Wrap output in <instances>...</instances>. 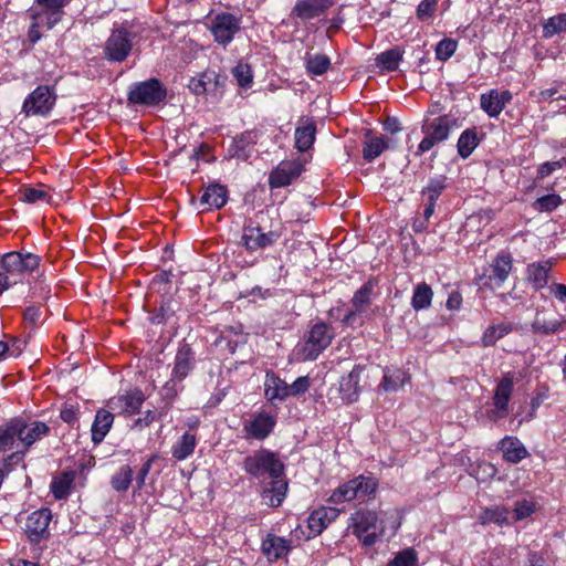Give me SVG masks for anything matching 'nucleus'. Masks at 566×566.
I'll list each match as a JSON object with an SVG mask.
<instances>
[{
  "label": "nucleus",
  "mask_w": 566,
  "mask_h": 566,
  "mask_svg": "<svg viewBox=\"0 0 566 566\" xmlns=\"http://www.w3.org/2000/svg\"><path fill=\"white\" fill-rule=\"evenodd\" d=\"M50 427L39 420L14 417L0 424V454L7 465L21 463L31 447L50 434Z\"/></svg>",
  "instance_id": "obj_1"
},
{
  "label": "nucleus",
  "mask_w": 566,
  "mask_h": 566,
  "mask_svg": "<svg viewBox=\"0 0 566 566\" xmlns=\"http://www.w3.org/2000/svg\"><path fill=\"white\" fill-rule=\"evenodd\" d=\"M41 258L27 252L11 251L0 260V294L22 283L25 275L33 273L40 265Z\"/></svg>",
  "instance_id": "obj_2"
},
{
  "label": "nucleus",
  "mask_w": 566,
  "mask_h": 566,
  "mask_svg": "<svg viewBox=\"0 0 566 566\" xmlns=\"http://www.w3.org/2000/svg\"><path fill=\"white\" fill-rule=\"evenodd\" d=\"M244 472L254 479L280 478L284 475V463L277 453L261 448L243 459Z\"/></svg>",
  "instance_id": "obj_3"
},
{
  "label": "nucleus",
  "mask_w": 566,
  "mask_h": 566,
  "mask_svg": "<svg viewBox=\"0 0 566 566\" xmlns=\"http://www.w3.org/2000/svg\"><path fill=\"white\" fill-rule=\"evenodd\" d=\"M378 514L368 509L356 510L348 518V530L364 546L370 547L384 535V526H378Z\"/></svg>",
  "instance_id": "obj_4"
},
{
  "label": "nucleus",
  "mask_w": 566,
  "mask_h": 566,
  "mask_svg": "<svg viewBox=\"0 0 566 566\" xmlns=\"http://www.w3.org/2000/svg\"><path fill=\"white\" fill-rule=\"evenodd\" d=\"M283 224L277 221L269 228L250 220L243 227L241 243L249 252L263 250L275 244L283 235Z\"/></svg>",
  "instance_id": "obj_5"
},
{
  "label": "nucleus",
  "mask_w": 566,
  "mask_h": 566,
  "mask_svg": "<svg viewBox=\"0 0 566 566\" xmlns=\"http://www.w3.org/2000/svg\"><path fill=\"white\" fill-rule=\"evenodd\" d=\"M378 489V481L373 476L358 475L333 491L328 502L339 504L352 500L365 502L375 495Z\"/></svg>",
  "instance_id": "obj_6"
},
{
  "label": "nucleus",
  "mask_w": 566,
  "mask_h": 566,
  "mask_svg": "<svg viewBox=\"0 0 566 566\" xmlns=\"http://www.w3.org/2000/svg\"><path fill=\"white\" fill-rule=\"evenodd\" d=\"M166 97V86L155 77L132 84L127 93L128 103L134 105L158 106Z\"/></svg>",
  "instance_id": "obj_7"
},
{
  "label": "nucleus",
  "mask_w": 566,
  "mask_h": 566,
  "mask_svg": "<svg viewBox=\"0 0 566 566\" xmlns=\"http://www.w3.org/2000/svg\"><path fill=\"white\" fill-rule=\"evenodd\" d=\"M54 86L39 85L23 101L21 113L25 117L50 115L56 104Z\"/></svg>",
  "instance_id": "obj_8"
},
{
  "label": "nucleus",
  "mask_w": 566,
  "mask_h": 566,
  "mask_svg": "<svg viewBox=\"0 0 566 566\" xmlns=\"http://www.w3.org/2000/svg\"><path fill=\"white\" fill-rule=\"evenodd\" d=\"M451 128L452 119L447 115L436 117L424 123L421 128L424 137L418 145L416 156H421L432 149L437 144L448 139Z\"/></svg>",
  "instance_id": "obj_9"
},
{
  "label": "nucleus",
  "mask_w": 566,
  "mask_h": 566,
  "mask_svg": "<svg viewBox=\"0 0 566 566\" xmlns=\"http://www.w3.org/2000/svg\"><path fill=\"white\" fill-rule=\"evenodd\" d=\"M334 336L335 332L333 326L324 322L314 324L308 331L303 347L304 359H316L318 355L331 345Z\"/></svg>",
  "instance_id": "obj_10"
},
{
  "label": "nucleus",
  "mask_w": 566,
  "mask_h": 566,
  "mask_svg": "<svg viewBox=\"0 0 566 566\" xmlns=\"http://www.w3.org/2000/svg\"><path fill=\"white\" fill-rule=\"evenodd\" d=\"M276 426V417L265 410L253 413L242 422V432L245 440H265Z\"/></svg>",
  "instance_id": "obj_11"
},
{
  "label": "nucleus",
  "mask_w": 566,
  "mask_h": 566,
  "mask_svg": "<svg viewBox=\"0 0 566 566\" xmlns=\"http://www.w3.org/2000/svg\"><path fill=\"white\" fill-rule=\"evenodd\" d=\"M241 29V18L230 12L217 13L210 20L209 30L213 35L214 41L227 46Z\"/></svg>",
  "instance_id": "obj_12"
},
{
  "label": "nucleus",
  "mask_w": 566,
  "mask_h": 566,
  "mask_svg": "<svg viewBox=\"0 0 566 566\" xmlns=\"http://www.w3.org/2000/svg\"><path fill=\"white\" fill-rule=\"evenodd\" d=\"M514 389V378L511 373H507L497 382L494 395L493 405L494 409L488 411L489 419L496 421L503 419L509 415V403Z\"/></svg>",
  "instance_id": "obj_13"
},
{
  "label": "nucleus",
  "mask_w": 566,
  "mask_h": 566,
  "mask_svg": "<svg viewBox=\"0 0 566 566\" xmlns=\"http://www.w3.org/2000/svg\"><path fill=\"white\" fill-rule=\"evenodd\" d=\"M304 170V164L300 159L281 161L269 176L270 188H283L297 179Z\"/></svg>",
  "instance_id": "obj_14"
},
{
  "label": "nucleus",
  "mask_w": 566,
  "mask_h": 566,
  "mask_svg": "<svg viewBox=\"0 0 566 566\" xmlns=\"http://www.w3.org/2000/svg\"><path fill=\"white\" fill-rule=\"evenodd\" d=\"M132 33L125 29L112 32L105 44V56L113 62H123L132 51Z\"/></svg>",
  "instance_id": "obj_15"
},
{
  "label": "nucleus",
  "mask_w": 566,
  "mask_h": 566,
  "mask_svg": "<svg viewBox=\"0 0 566 566\" xmlns=\"http://www.w3.org/2000/svg\"><path fill=\"white\" fill-rule=\"evenodd\" d=\"M52 513L49 509H40L32 512L25 522V533L32 543H39L50 536L49 525Z\"/></svg>",
  "instance_id": "obj_16"
},
{
  "label": "nucleus",
  "mask_w": 566,
  "mask_h": 566,
  "mask_svg": "<svg viewBox=\"0 0 566 566\" xmlns=\"http://www.w3.org/2000/svg\"><path fill=\"white\" fill-rule=\"evenodd\" d=\"M513 268V260L509 253H500L491 264V274H483L481 280L485 287H500L509 277Z\"/></svg>",
  "instance_id": "obj_17"
},
{
  "label": "nucleus",
  "mask_w": 566,
  "mask_h": 566,
  "mask_svg": "<svg viewBox=\"0 0 566 566\" xmlns=\"http://www.w3.org/2000/svg\"><path fill=\"white\" fill-rule=\"evenodd\" d=\"M144 401L145 396L143 391L135 389L124 395L113 397L107 405L111 409L117 410L119 415L127 417L139 412Z\"/></svg>",
  "instance_id": "obj_18"
},
{
  "label": "nucleus",
  "mask_w": 566,
  "mask_h": 566,
  "mask_svg": "<svg viewBox=\"0 0 566 566\" xmlns=\"http://www.w3.org/2000/svg\"><path fill=\"white\" fill-rule=\"evenodd\" d=\"M65 0H36V6L32 7L29 12L39 15L40 21L48 24V29H52L63 17V8Z\"/></svg>",
  "instance_id": "obj_19"
},
{
  "label": "nucleus",
  "mask_w": 566,
  "mask_h": 566,
  "mask_svg": "<svg viewBox=\"0 0 566 566\" xmlns=\"http://www.w3.org/2000/svg\"><path fill=\"white\" fill-rule=\"evenodd\" d=\"M195 364L196 354L191 346L186 342L180 343L175 356L171 376L174 379L182 381L193 370Z\"/></svg>",
  "instance_id": "obj_20"
},
{
  "label": "nucleus",
  "mask_w": 566,
  "mask_h": 566,
  "mask_svg": "<svg viewBox=\"0 0 566 566\" xmlns=\"http://www.w3.org/2000/svg\"><path fill=\"white\" fill-rule=\"evenodd\" d=\"M335 0H296L291 15H295L303 21L315 19L323 15Z\"/></svg>",
  "instance_id": "obj_21"
},
{
  "label": "nucleus",
  "mask_w": 566,
  "mask_h": 566,
  "mask_svg": "<svg viewBox=\"0 0 566 566\" xmlns=\"http://www.w3.org/2000/svg\"><path fill=\"white\" fill-rule=\"evenodd\" d=\"M292 549L290 539L269 533L261 543V551L269 562H276L285 556Z\"/></svg>",
  "instance_id": "obj_22"
},
{
  "label": "nucleus",
  "mask_w": 566,
  "mask_h": 566,
  "mask_svg": "<svg viewBox=\"0 0 566 566\" xmlns=\"http://www.w3.org/2000/svg\"><path fill=\"white\" fill-rule=\"evenodd\" d=\"M340 511L335 507L322 506L314 510L307 518L310 533L307 538L319 535L333 521H335Z\"/></svg>",
  "instance_id": "obj_23"
},
{
  "label": "nucleus",
  "mask_w": 566,
  "mask_h": 566,
  "mask_svg": "<svg viewBox=\"0 0 566 566\" xmlns=\"http://www.w3.org/2000/svg\"><path fill=\"white\" fill-rule=\"evenodd\" d=\"M511 99L512 93L510 91L491 90L489 93L481 95L480 106L490 117H497Z\"/></svg>",
  "instance_id": "obj_24"
},
{
  "label": "nucleus",
  "mask_w": 566,
  "mask_h": 566,
  "mask_svg": "<svg viewBox=\"0 0 566 566\" xmlns=\"http://www.w3.org/2000/svg\"><path fill=\"white\" fill-rule=\"evenodd\" d=\"M502 452L503 459L512 464H517L525 458L530 457V452L521 440L513 436H505L497 444Z\"/></svg>",
  "instance_id": "obj_25"
},
{
  "label": "nucleus",
  "mask_w": 566,
  "mask_h": 566,
  "mask_svg": "<svg viewBox=\"0 0 566 566\" xmlns=\"http://www.w3.org/2000/svg\"><path fill=\"white\" fill-rule=\"evenodd\" d=\"M364 367L355 365L353 369L339 380V392L342 400L346 403L354 402L359 396V378Z\"/></svg>",
  "instance_id": "obj_26"
},
{
  "label": "nucleus",
  "mask_w": 566,
  "mask_h": 566,
  "mask_svg": "<svg viewBox=\"0 0 566 566\" xmlns=\"http://www.w3.org/2000/svg\"><path fill=\"white\" fill-rule=\"evenodd\" d=\"M264 395L271 403L276 400L284 401L289 398L287 384L274 371H268L264 381Z\"/></svg>",
  "instance_id": "obj_27"
},
{
  "label": "nucleus",
  "mask_w": 566,
  "mask_h": 566,
  "mask_svg": "<svg viewBox=\"0 0 566 566\" xmlns=\"http://www.w3.org/2000/svg\"><path fill=\"white\" fill-rule=\"evenodd\" d=\"M256 142L258 133L254 130H245L233 138L232 144L229 147V154L231 157L245 160L250 156V149L256 144Z\"/></svg>",
  "instance_id": "obj_28"
},
{
  "label": "nucleus",
  "mask_w": 566,
  "mask_h": 566,
  "mask_svg": "<svg viewBox=\"0 0 566 566\" xmlns=\"http://www.w3.org/2000/svg\"><path fill=\"white\" fill-rule=\"evenodd\" d=\"M114 413L106 409L96 411L91 432L94 444H99L109 432L114 423Z\"/></svg>",
  "instance_id": "obj_29"
},
{
  "label": "nucleus",
  "mask_w": 566,
  "mask_h": 566,
  "mask_svg": "<svg viewBox=\"0 0 566 566\" xmlns=\"http://www.w3.org/2000/svg\"><path fill=\"white\" fill-rule=\"evenodd\" d=\"M271 482L264 488L262 497L271 507H279L284 501L287 492V482L280 478H270Z\"/></svg>",
  "instance_id": "obj_30"
},
{
  "label": "nucleus",
  "mask_w": 566,
  "mask_h": 566,
  "mask_svg": "<svg viewBox=\"0 0 566 566\" xmlns=\"http://www.w3.org/2000/svg\"><path fill=\"white\" fill-rule=\"evenodd\" d=\"M552 269L551 261L534 262L526 268V279L535 291L542 290L548 283V273Z\"/></svg>",
  "instance_id": "obj_31"
},
{
  "label": "nucleus",
  "mask_w": 566,
  "mask_h": 566,
  "mask_svg": "<svg viewBox=\"0 0 566 566\" xmlns=\"http://www.w3.org/2000/svg\"><path fill=\"white\" fill-rule=\"evenodd\" d=\"M227 187L219 184H211L205 189L200 203L206 205L208 208L221 209L227 203Z\"/></svg>",
  "instance_id": "obj_32"
},
{
  "label": "nucleus",
  "mask_w": 566,
  "mask_h": 566,
  "mask_svg": "<svg viewBox=\"0 0 566 566\" xmlns=\"http://www.w3.org/2000/svg\"><path fill=\"white\" fill-rule=\"evenodd\" d=\"M316 135V125L313 120L306 119L303 125L295 129V147L298 151L308 150L314 142Z\"/></svg>",
  "instance_id": "obj_33"
},
{
  "label": "nucleus",
  "mask_w": 566,
  "mask_h": 566,
  "mask_svg": "<svg viewBox=\"0 0 566 566\" xmlns=\"http://www.w3.org/2000/svg\"><path fill=\"white\" fill-rule=\"evenodd\" d=\"M514 331V324L511 322H501L499 324H492L488 326L481 337V344L483 347H491L496 344L497 340L502 339Z\"/></svg>",
  "instance_id": "obj_34"
},
{
  "label": "nucleus",
  "mask_w": 566,
  "mask_h": 566,
  "mask_svg": "<svg viewBox=\"0 0 566 566\" xmlns=\"http://www.w3.org/2000/svg\"><path fill=\"white\" fill-rule=\"evenodd\" d=\"M196 446V434L187 431L171 447V455L177 461H184L193 453Z\"/></svg>",
  "instance_id": "obj_35"
},
{
  "label": "nucleus",
  "mask_w": 566,
  "mask_h": 566,
  "mask_svg": "<svg viewBox=\"0 0 566 566\" xmlns=\"http://www.w3.org/2000/svg\"><path fill=\"white\" fill-rule=\"evenodd\" d=\"M377 282L374 279H369L360 289H358L350 301L352 307L356 308V312H364L367 306L370 305L374 295V290Z\"/></svg>",
  "instance_id": "obj_36"
},
{
  "label": "nucleus",
  "mask_w": 566,
  "mask_h": 566,
  "mask_svg": "<svg viewBox=\"0 0 566 566\" xmlns=\"http://www.w3.org/2000/svg\"><path fill=\"white\" fill-rule=\"evenodd\" d=\"M480 144V139L478 137L476 128H468L462 132L458 139V154L462 158H468L473 150L478 147Z\"/></svg>",
  "instance_id": "obj_37"
},
{
  "label": "nucleus",
  "mask_w": 566,
  "mask_h": 566,
  "mask_svg": "<svg viewBox=\"0 0 566 566\" xmlns=\"http://www.w3.org/2000/svg\"><path fill=\"white\" fill-rule=\"evenodd\" d=\"M74 482L73 472H62L51 482V492L56 500H64L70 495Z\"/></svg>",
  "instance_id": "obj_38"
},
{
  "label": "nucleus",
  "mask_w": 566,
  "mask_h": 566,
  "mask_svg": "<svg viewBox=\"0 0 566 566\" xmlns=\"http://www.w3.org/2000/svg\"><path fill=\"white\" fill-rule=\"evenodd\" d=\"M433 291L431 286L424 282L416 285L411 297V306L415 311H421L431 306Z\"/></svg>",
  "instance_id": "obj_39"
},
{
  "label": "nucleus",
  "mask_w": 566,
  "mask_h": 566,
  "mask_svg": "<svg viewBox=\"0 0 566 566\" xmlns=\"http://www.w3.org/2000/svg\"><path fill=\"white\" fill-rule=\"evenodd\" d=\"M304 60L306 72L315 76L325 74L332 64L331 59L325 54L306 53Z\"/></svg>",
  "instance_id": "obj_40"
},
{
  "label": "nucleus",
  "mask_w": 566,
  "mask_h": 566,
  "mask_svg": "<svg viewBox=\"0 0 566 566\" xmlns=\"http://www.w3.org/2000/svg\"><path fill=\"white\" fill-rule=\"evenodd\" d=\"M534 334L553 335L566 328V319H552L547 321L536 316L531 325Z\"/></svg>",
  "instance_id": "obj_41"
},
{
  "label": "nucleus",
  "mask_w": 566,
  "mask_h": 566,
  "mask_svg": "<svg viewBox=\"0 0 566 566\" xmlns=\"http://www.w3.org/2000/svg\"><path fill=\"white\" fill-rule=\"evenodd\" d=\"M406 380L407 375L405 371L400 369H386L379 387L385 391H396L403 386Z\"/></svg>",
  "instance_id": "obj_42"
},
{
  "label": "nucleus",
  "mask_w": 566,
  "mask_h": 566,
  "mask_svg": "<svg viewBox=\"0 0 566 566\" xmlns=\"http://www.w3.org/2000/svg\"><path fill=\"white\" fill-rule=\"evenodd\" d=\"M133 469L122 465L111 478V485L117 492H126L133 482Z\"/></svg>",
  "instance_id": "obj_43"
},
{
  "label": "nucleus",
  "mask_w": 566,
  "mask_h": 566,
  "mask_svg": "<svg viewBox=\"0 0 566 566\" xmlns=\"http://www.w3.org/2000/svg\"><path fill=\"white\" fill-rule=\"evenodd\" d=\"M447 188V177L439 176L431 178L427 186L422 189V197L427 202L436 203L443 190Z\"/></svg>",
  "instance_id": "obj_44"
},
{
  "label": "nucleus",
  "mask_w": 566,
  "mask_h": 566,
  "mask_svg": "<svg viewBox=\"0 0 566 566\" xmlns=\"http://www.w3.org/2000/svg\"><path fill=\"white\" fill-rule=\"evenodd\" d=\"M388 148V143L384 137H373L364 143L363 157L367 161H373Z\"/></svg>",
  "instance_id": "obj_45"
},
{
  "label": "nucleus",
  "mask_w": 566,
  "mask_h": 566,
  "mask_svg": "<svg viewBox=\"0 0 566 566\" xmlns=\"http://www.w3.org/2000/svg\"><path fill=\"white\" fill-rule=\"evenodd\" d=\"M402 59V53L398 48L387 50L380 53L377 59V65L387 72H392L398 69L399 62Z\"/></svg>",
  "instance_id": "obj_46"
},
{
  "label": "nucleus",
  "mask_w": 566,
  "mask_h": 566,
  "mask_svg": "<svg viewBox=\"0 0 566 566\" xmlns=\"http://www.w3.org/2000/svg\"><path fill=\"white\" fill-rule=\"evenodd\" d=\"M387 566H419L418 553L412 547L405 548L398 552Z\"/></svg>",
  "instance_id": "obj_47"
},
{
  "label": "nucleus",
  "mask_w": 566,
  "mask_h": 566,
  "mask_svg": "<svg viewBox=\"0 0 566 566\" xmlns=\"http://www.w3.org/2000/svg\"><path fill=\"white\" fill-rule=\"evenodd\" d=\"M481 524H497L503 525L507 522V511L504 507L485 509L479 516Z\"/></svg>",
  "instance_id": "obj_48"
},
{
  "label": "nucleus",
  "mask_w": 566,
  "mask_h": 566,
  "mask_svg": "<svg viewBox=\"0 0 566 566\" xmlns=\"http://www.w3.org/2000/svg\"><path fill=\"white\" fill-rule=\"evenodd\" d=\"M566 30V13H560L549 18L543 24V36L552 38L557 33Z\"/></svg>",
  "instance_id": "obj_49"
},
{
  "label": "nucleus",
  "mask_w": 566,
  "mask_h": 566,
  "mask_svg": "<svg viewBox=\"0 0 566 566\" xmlns=\"http://www.w3.org/2000/svg\"><path fill=\"white\" fill-rule=\"evenodd\" d=\"M232 73L241 87L251 86L253 82V74L249 64L242 62L238 63Z\"/></svg>",
  "instance_id": "obj_50"
},
{
  "label": "nucleus",
  "mask_w": 566,
  "mask_h": 566,
  "mask_svg": "<svg viewBox=\"0 0 566 566\" xmlns=\"http://www.w3.org/2000/svg\"><path fill=\"white\" fill-rule=\"evenodd\" d=\"M457 46L458 42L453 39L441 40L436 46V57L442 62L449 60L454 54Z\"/></svg>",
  "instance_id": "obj_51"
},
{
  "label": "nucleus",
  "mask_w": 566,
  "mask_h": 566,
  "mask_svg": "<svg viewBox=\"0 0 566 566\" xmlns=\"http://www.w3.org/2000/svg\"><path fill=\"white\" fill-rule=\"evenodd\" d=\"M560 202L562 199L558 195L551 193L536 199L535 202L533 203V207L535 210L541 212H551L555 210L560 205Z\"/></svg>",
  "instance_id": "obj_52"
},
{
  "label": "nucleus",
  "mask_w": 566,
  "mask_h": 566,
  "mask_svg": "<svg viewBox=\"0 0 566 566\" xmlns=\"http://www.w3.org/2000/svg\"><path fill=\"white\" fill-rule=\"evenodd\" d=\"M311 387L308 376L298 377L293 384H287L289 397H298L306 392Z\"/></svg>",
  "instance_id": "obj_53"
},
{
  "label": "nucleus",
  "mask_w": 566,
  "mask_h": 566,
  "mask_svg": "<svg viewBox=\"0 0 566 566\" xmlns=\"http://www.w3.org/2000/svg\"><path fill=\"white\" fill-rule=\"evenodd\" d=\"M29 15L32 20V23L29 28L28 36L32 43H35L42 36L40 29H46V30H49V29H48L46 23L40 21L39 15L31 13V12H29ZM43 21H45V20L43 19Z\"/></svg>",
  "instance_id": "obj_54"
},
{
  "label": "nucleus",
  "mask_w": 566,
  "mask_h": 566,
  "mask_svg": "<svg viewBox=\"0 0 566 566\" xmlns=\"http://www.w3.org/2000/svg\"><path fill=\"white\" fill-rule=\"evenodd\" d=\"M80 407L74 405H64L60 412V418L70 427L78 423Z\"/></svg>",
  "instance_id": "obj_55"
},
{
  "label": "nucleus",
  "mask_w": 566,
  "mask_h": 566,
  "mask_svg": "<svg viewBox=\"0 0 566 566\" xmlns=\"http://www.w3.org/2000/svg\"><path fill=\"white\" fill-rule=\"evenodd\" d=\"M438 0H422L417 8V18L427 21L432 18L437 9Z\"/></svg>",
  "instance_id": "obj_56"
},
{
  "label": "nucleus",
  "mask_w": 566,
  "mask_h": 566,
  "mask_svg": "<svg viewBox=\"0 0 566 566\" xmlns=\"http://www.w3.org/2000/svg\"><path fill=\"white\" fill-rule=\"evenodd\" d=\"M22 198L29 203H35L38 201H48L50 199V195L42 189L25 188L22 191Z\"/></svg>",
  "instance_id": "obj_57"
},
{
  "label": "nucleus",
  "mask_w": 566,
  "mask_h": 566,
  "mask_svg": "<svg viewBox=\"0 0 566 566\" xmlns=\"http://www.w3.org/2000/svg\"><path fill=\"white\" fill-rule=\"evenodd\" d=\"M535 506L533 502H530L527 500L518 501L515 503V518L516 520H524L534 513Z\"/></svg>",
  "instance_id": "obj_58"
},
{
  "label": "nucleus",
  "mask_w": 566,
  "mask_h": 566,
  "mask_svg": "<svg viewBox=\"0 0 566 566\" xmlns=\"http://www.w3.org/2000/svg\"><path fill=\"white\" fill-rule=\"evenodd\" d=\"M180 382L179 379H174L171 376L170 379L163 386L161 396L165 400H174L179 391L177 384Z\"/></svg>",
  "instance_id": "obj_59"
},
{
  "label": "nucleus",
  "mask_w": 566,
  "mask_h": 566,
  "mask_svg": "<svg viewBox=\"0 0 566 566\" xmlns=\"http://www.w3.org/2000/svg\"><path fill=\"white\" fill-rule=\"evenodd\" d=\"M41 317H42V312H41L40 307L34 306V305L28 306L23 312L24 322L32 326L40 323Z\"/></svg>",
  "instance_id": "obj_60"
},
{
  "label": "nucleus",
  "mask_w": 566,
  "mask_h": 566,
  "mask_svg": "<svg viewBox=\"0 0 566 566\" xmlns=\"http://www.w3.org/2000/svg\"><path fill=\"white\" fill-rule=\"evenodd\" d=\"M157 419H158V413L155 410H147L143 417L135 420V422L133 424V429L142 430V429L150 426Z\"/></svg>",
  "instance_id": "obj_61"
},
{
  "label": "nucleus",
  "mask_w": 566,
  "mask_h": 566,
  "mask_svg": "<svg viewBox=\"0 0 566 566\" xmlns=\"http://www.w3.org/2000/svg\"><path fill=\"white\" fill-rule=\"evenodd\" d=\"M156 459H157V455L154 454L142 465V468L136 476V483H137L138 490H140L144 486L146 476L148 475V473L151 469V465Z\"/></svg>",
  "instance_id": "obj_62"
},
{
  "label": "nucleus",
  "mask_w": 566,
  "mask_h": 566,
  "mask_svg": "<svg viewBox=\"0 0 566 566\" xmlns=\"http://www.w3.org/2000/svg\"><path fill=\"white\" fill-rule=\"evenodd\" d=\"M208 77V74H202L201 78L199 80H191L189 87L195 94H203L207 92V83L205 78Z\"/></svg>",
  "instance_id": "obj_63"
},
{
  "label": "nucleus",
  "mask_w": 566,
  "mask_h": 566,
  "mask_svg": "<svg viewBox=\"0 0 566 566\" xmlns=\"http://www.w3.org/2000/svg\"><path fill=\"white\" fill-rule=\"evenodd\" d=\"M545 558L538 552L532 551L527 554L524 566H545Z\"/></svg>",
  "instance_id": "obj_64"
}]
</instances>
